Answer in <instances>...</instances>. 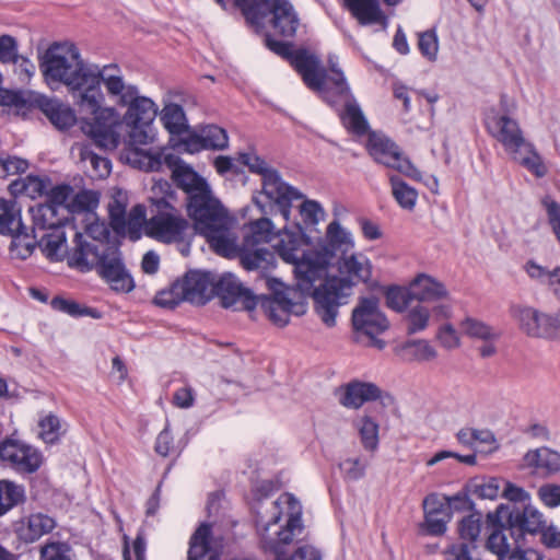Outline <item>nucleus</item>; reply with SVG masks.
Returning a JSON list of instances; mask_svg holds the SVG:
<instances>
[{"mask_svg": "<svg viewBox=\"0 0 560 560\" xmlns=\"http://www.w3.org/2000/svg\"><path fill=\"white\" fill-rule=\"evenodd\" d=\"M0 235L24 242L28 237V226L22 220V209L14 199L0 198Z\"/></svg>", "mask_w": 560, "mask_h": 560, "instance_id": "20", "label": "nucleus"}, {"mask_svg": "<svg viewBox=\"0 0 560 560\" xmlns=\"http://www.w3.org/2000/svg\"><path fill=\"white\" fill-rule=\"evenodd\" d=\"M275 261V253L266 247H252V249H243L241 252L240 264L248 271L257 269L268 270L273 267Z\"/></svg>", "mask_w": 560, "mask_h": 560, "instance_id": "33", "label": "nucleus"}, {"mask_svg": "<svg viewBox=\"0 0 560 560\" xmlns=\"http://www.w3.org/2000/svg\"><path fill=\"white\" fill-rule=\"evenodd\" d=\"M100 202V196L93 190H82L78 192L73 199L70 208L73 212L93 211Z\"/></svg>", "mask_w": 560, "mask_h": 560, "instance_id": "51", "label": "nucleus"}, {"mask_svg": "<svg viewBox=\"0 0 560 560\" xmlns=\"http://www.w3.org/2000/svg\"><path fill=\"white\" fill-rule=\"evenodd\" d=\"M173 179L187 194V211L195 229L209 245H237V223L212 196L205 178L190 166L176 164Z\"/></svg>", "mask_w": 560, "mask_h": 560, "instance_id": "3", "label": "nucleus"}, {"mask_svg": "<svg viewBox=\"0 0 560 560\" xmlns=\"http://www.w3.org/2000/svg\"><path fill=\"white\" fill-rule=\"evenodd\" d=\"M161 120L171 135L179 136L187 131L188 125L184 109L178 104H167L161 112Z\"/></svg>", "mask_w": 560, "mask_h": 560, "instance_id": "37", "label": "nucleus"}, {"mask_svg": "<svg viewBox=\"0 0 560 560\" xmlns=\"http://www.w3.org/2000/svg\"><path fill=\"white\" fill-rule=\"evenodd\" d=\"M39 107L49 121L59 130H67L77 121L74 110L59 100L44 98L40 101Z\"/></svg>", "mask_w": 560, "mask_h": 560, "instance_id": "29", "label": "nucleus"}, {"mask_svg": "<svg viewBox=\"0 0 560 560\" xmlns=\"http://www.w3.org/2000/svg\"><path fill=\"white\" fill-rule=\"evenodd\" d=\"M345 5L361 25L378 24L383 30L388 25L378 0H345Z\"/></svg>", "mask_w": 560, "mask_h": 560, "instance_id": "25", "label": "nucleus"}, {"mask_svg": "<svg viewBox=\"0 0 560 560\" xmlns=\"http://www.w3.org/2000/svg\"><path fill=\"white\" fill-rule=\"evenodd\" d=\"M511 158L524 166L527 171L540 178L547 174V167L532 142H526L516 153L510 154Z\"/></svg>", "mask_w": 560, "mask_h": 560, "instance_id": "34", "label": "nucleus"}, {"mask_svg": "<svg viewBox=\"0 0 560 560\" xmlns=\"http://www.w3.org/2000/svg\"><path fill=\"white\" fill-rule=\"evenodd\" d=\"M430 314L428 308L421 305L412 307L407 316L408 319V334H416L427 328Z\"/></svg>", "mask_w": 560, "mask_h": 560, "instance_id": "55", "label": "nucleus"}, {"mask_svg": "<svg viewBox=\"0 0 560 560\" xmlns=\"http://www.w3.org/2000/svg\"><path fill=\"white\" fill-rule=\"evenodd\" d=\"M187 560H220V551L213 545L209 524H201L191 536Z\"/></svg>", "mask_w": 560, "mask_h": 560, "instance_id": "21", "label": "nucleus"}, {"mask_svg": "<svg viewBox=\"0 0 560 560\" xmlns=\"http://www.w3.org/2000/svg\"><path fill=\"white\" fill-rule=\"evenodd\" d=\"M81 156L84 162L90 163L98 177H106L110 174L112 163L107 158L101 156L88 148L82 150Z\"/></svg>", "mask_w": 560, "mask_h": 560, "instance_id": "56", "label": "nucleus"}, {"mask_svg": "<svg viewBox=\"0 0 560 560\" xmlns=\"http://www.w3.org/2000/svg\"><path fill=\"white\" fill-rule=\"evenodd\" d=\"M104 85L110 97L117 98V104L127 106L122 122L130 128L129 137L132 144L153 142L155 133L153 121L158 115V106L147 97L140 96L133 84H126L120 68L104 78Z\"/></svg>", "mask_w": 560, "mask_h": 560, "instance_id": "5", "label": "nucleus"}, {"mask_svg": "<svg viewBox=\"0 0 560 560\" xmlns=\"http://www.w3.org/2000/svg\"><path fill=\"white\" fill-rule=\"evenodd\" d=\"M265 43L271 51L289 60L302 77L306 86L316 92L322 100L324 98V91L336 94L340 92L341 85H349L342 70L339 68L336 55L328 56L327 62L331 72V75H329L320 65V59L307 49L292 50L291 43L277 40L270 35L266 36Z\"/></svg>", "mask_w": 560, "mask_h": 560, "instance_id": "6", "label": "nucleus"}, {"mask_svg": "<svg viewBox=\"0 0 560 560\" xmlns=\"http://www.w3.org/2000/svg\"><path fill=\"white\" fill-rule=\"evenodd\" d=\"M25 499L24 486L8 479L0 480V517L24 503Z\"/></svg>", "mask_w": 560, "mask_h": 560, "instance_id": "35", "label": "nucleus"}, {"mask_svg": "<svg viewBox=\"0 0 560 560\" xmlns=\"http://www.w3.org/2000/svg\"><path fill=\"white\" fill-rule=\"evenodd\" d=\"M50 306L58 312L68 314L72 317H82V305L72 300L61 296H55L50 301Z\"/></svg>", "mask_w": 560, "mask_h": 560, "instance_id": "64", "label": "nucleus"}, {"mask_svg": "<svg viewBox=\"0 0 560 560\" xmlns=\"http://www.w3.org/2000/svg\"><path fill=\"white\" fill-rule=\"evenodd\" d=\"M300 214L303 223L307 226H315L324 218V209L315 200H305L300 206Z\"/></svg>", "mask_w": 560, "mask_h": 560, "instance_id": "54", "label": "nucleus"}, {"mask_svg": "<svg viewBox=\"0 0 560 560\" xmlns=\"http://www.w3.org/2000/svg\"><path fill=\"white\" fill-rule=\"evenodd\" d=\"M155 213L148 220L145 235L161 243H179L190 232L191 225L167 200V197L150 198Z\"/></svg>", "mask_w": 560, "mask_h": 560, "instance_id": "10", "label": "nucleus"}, {"mask_svg": "<svg viewBox=\"0 0 560 560\" xmlns=\"http://www.w3.org/2000/svg\"><path fill=\"white\" fill-rule=\"evenodd\" d=\"M392 192L398 205L407 210L413 209L417 202L418 192L415 188L406 184L398 176L389 177Z\"/></svg>", "mask_w": 560, "mask_h": 560, "instance_id": "38", "label": "nucleus"}, {"mask_svg": "<svg viewBox=\"0 0 560 560\" xmlns=\"http://www.w3.org/2000/svg\"><path fill=\"white\" fill-rule=\"evenodd\" d=\"M28 211L32 213L33 224L28 226V237L24 240V243L37 242L40 233L61 221L58 218V210L50 203L44 202L32 206Z\"/></svg>", "mask_w": 560, "mask_h": 560, "instance_id": "28", "label": "nucleus"}, {"mask_svg": "<svg viewBox=\"0 0 560 560\" xmlns=\"http://www.w3.org/2000/svg\"><path fill=\"white\" fill-rule=\"evenodd\" d=\"M358 428L363 447L370 452L376 451L378 446V424L376 421L364 416L360 419Z\"/></svg>", "mask_w": 560, "mask_h": 560, "instance_id": "41", "label": "nucleus"}, {"mask_svg": "<svg viewBox=\"0 0 560 560\" xmlns=\"http://www.w3.org/2000/svg\"><path fill=\"white\" fill-rule=\"evenodd\" d=\"M57 526L55 517L34 512L22 516L14 523V532L18 538L25 544H33L43 536L50 534Z\"/></svg>", "mask_w": 560, "mask_h": 560, "instance_id": "19", "label": "nucleus"}, {"mask_svg": "<svg viewBox=\"0 0 560 560\" xmlns=\"http://www.w3.org/2000/svg\"><path fill=\"white\" fill-rule=\"evenodd\" d=\"M19 61L18 42L10 35L0 36V62L16 63Z\"/></svg>", "mask_w": 560, "mask_h": 560, "instance_id": "58", "label": "nucleus"}, {"mask_svg": "<svg viewBox=\"0 0 560 560\" xmlns=\"http://www.w3.org/2000/svg\"><path fill=\"white\" fill-rule=\"evenodd\" d=\"M27 167L28 163L26 160L16 156H9L7 159L0 160V177L23 173L27 170Z\"/></svg>", "mask_w": 560, "mask_h": 560, "instance_id": "62", "label": "nucleus"}, {"mask_svg": "<svg viewBox=\"0 0 560 560\" xmlns=\"http://www.w3.org/2000/svg\"><path fill=\"white\" fill-rule=\"evenodd\" d=\"M207 150L221 151L229 147V136L225 129L217 125H208L200 129Z\"/></svg>", "mask_w": 560, "mask_h": 560, "instance_id": "39", "label": "nucleus"}, {"mask_svg": "<svg viewBox=\"0 0 560 560\" xmlns=\"http://www.w3.org/2000/svg\"><path fill=\"white\" fill-rule=\"evenodd\" d=\"M279 256L292 264L295 288H288L275 278L267 279L272 296L255 295L253 291L232 273L215 278L213 296H218L224 308L253 311L259 304L266 316L277 326L288 325L291 315L301 316L306 312L302 300L310 295L314 308L327 327L336 325L338 310L348 303L357 281L368 282L372 266L363 255L349 253L346 247H276Z\"/></svg>", "mask_w": 560, "mask_h": 560, "instance_id": "1", "label": "nucleus"}, {"mask_svg": "<svg viewBox=\"0 0 560 560\" xmlns=\"http://www.w3.org/2000/svg\"><path fill=\"white\" fill-rule=\"evenodd\" d=\"M488 522L493 526V529L487 539V549L494 553L498 560H510L511 553L516 550V544L510 535L506 520L488 518Z\"/></svg>", "mask_w": 560, "mask_h": 560, "instance_id": "23", "label": "nucleus"}, {"mask_svg": "<svg viewBox=\"0 0 560 560\" xmlns=\"http://www.w3.org/2000/svg\"><path fill=\"white\" fill-rule=\"evenodd\" d=\"M95 113H89L94 116V124L90 126L89 133L94 143L105 150H114L118 147L120 135L117 128L121 126L119 122V115L113 107H103Z\"/></svg>", "mask_w": 560, "mask_h": 560, "instance_id": "16", "label": "nucleus"}, {"mask_svg": "<svg viewBox=\"0 0 560 560\" xmlns=\"http://www.w3.org/2000/svg\"><path fill=\"white\" fill-rule=\"evenodd\" d=\"M402 351L408 357V360L430 361L436 357V351L425 340L408 341L404 345Z\"/></svg>", "mask_w": 560, "mask_h": 560, "instance_id": "44", "label": "nucleus"}, {"mask_svg": "<svg viewBox=\"0 0 560 560\" xmlns=\"http://www.w3.org/2000/svg\"><path fill=\"white\" fill-rule=\"evenodd\" d=\"M174 156L162 150L150 149L148 151L136 150L132 152V163L147 172H158L163 164L172 165Z\"/></svg>", "mask_w": 560, "mask_h": 560, "instance_id": "32", "label": "nucleus"}, {"mask_svg": "<svg viewBox=\"0 0 560 560\" xmlns=\"http://www.w3.org/2000/svg\"><path fill=\"white\" fill-rule=\"evenodd\" d=\"M368 150L377 163L394 168L411 178L420 179V172L408 159L402 156L398 147L388 138L374 133L371 135L368 141Z\"/></svg>", "mask_w": 560, "mask_h": 560, "instance_id": "14", "label": "nucleus"}, {"mask_svg": "<svg viewBox=\"0 0 560 560\" xmlns=\"http://www.w3.org/2000/svg\"><path fill=\"white\" fill-rule=\"evenodd\" d=\"M500 491V479L488 478L472 485V492L480 499L493 500Z\"/></svg>", "mask_w": 560, "mask_h": 560, "instance_id": "59", "label": "nucleus"}, {"mask_svg": "<svg viewBox=\"0 0 560 560\" xmlns=\"http://www.w3.org/2000/svg\"><path fill=\"white\" fill-rule=\"evenodd\" d=\"M256 528L261 549L276 558L282 556L285 546L303 530L300 503L290 493L275 501L259 502Z\"/></svg>", "mask_w": 560, "mask_h": 560, "instance_id": "4", "label": "nucleus"}, {"mask_svg": "<svg viewBox=\"0 0 560 560\" xmlns=\"http://www.w3.org/2000/svg\"><path fill=\"white\" fill-rule=\"evenodd\" d=\"M541 203L547 211L549 223L560 242V203L553 200L550 196H545L541 199Z\"/></svg>", "mask_w": 560, "mask_h": 560, "instance_id": "60", "label": "nucleus"}, {"mask_svg": "<svg viewBox=\"0 0 560 560\" xmlns=\"http://www.w3.org/2000/svg\"><path fill=\"white\" fill-rule=\"evenodd\" d=\"M39 69L45 82L55 89L59 84L68 88L73 103L82 113H95L104 103L101 83L117 65L100 67L84 62L78 47L70 42L51 44L39 57Z\"/></svg>", "mask_w": 560, "mask_h": 560, "instance_id": "2", "label": "nucleus"}, {"mask_svg": "<svg viewBox=\"0 0 560 560\" xmlns=\"http://www.w3.org/2000/svg\"><path fill=\"white\" fill-rule=\"evenodd\" d=\"M275 560H322V552L313 545L304 544L299 546L289 558L279 556Z\"/></svg>", "mask_w": 560, "mask_h": 560, "instance_id": "63", "label": "nucleus"}, {"mask_svg": "<svg viewBox=\"0 0 560 560\" xmlns=\"http://www.w3.org/2000/svg\"><path fill=\"white\" fill-rule=\"evenodd\" d=\"M69 232L73 234L77 245H89L86 242L81 241L82 234L79 233L72 224L62 222V220L40 233L37 242H34V244L26 242L24 245H65Z\"/></svg>", "mask_w": 560, "mask_h": 560, "instance_id": "31", "label": "nucleus"}, {"mask_svg": "<svg viewBox=\"0 0 560 560\" xmlns=\"http://www.w3.org/2000/svg\"><path fill=\"white\" fill-rule=\"evenodd\" d=\"M481 522L476 515H468L464 517L458 526V533L462 539L468 540L469 545L474 547V542L480 535Z\"/></svg>", "mask_w": 560, "mask_h": 560, "instance_id": "50", "label": "nucleus"}, {"mask_svg": "<svg viewBox=\"0 0 560 560\" xmlns=\"http://www.w3.org/2000/svg\"><path fill=\"white\" fill-rule=\"evenodd\" d=\"M75 253L69 268L82 273L95 270L109 288L119 293L131 292L136 284L126 267L119 247H72Z\"/></svg>", "mask_w": 560, "mask_h": 560, "instance_id": "7", "label": "nucleus"}, {"mask_svg": "<svg viewBox=\"0 0 560 560\" xmlns=\"http://www.w3.org/2000/svg\"><path fill=\"white\" fill-rule=\"evenodd\" d=\"M452 514H436V513H427L424 514L423 527L427 533L432 536L443 535L447 529V523L451 521Z\"/></svg>", "mask_w": 560, "mask_h": 560, "instance_id": "52", "label": "nucleus"}, {"mask_svg": "<svg viewBox=\"0 0 560 560\" xmlns=\"http://www.w3.org/2000/svg\"><path fill=\"white\" fill-rule=\"evenodd\" d=\"M369 462L362 457H349L339 464L343 478L348 481H358L365 476Z\"/></svg>", "mask_w": 560, "mask_h": 560, "instance_id": "45", "label": "nucleus"}, {"mask_svg": "<svg viewBox=\"0 0 560 560\" xmlns=\"http://www.w3.org/2000/svg\"><path fill=\"white\" fill-rule=\"evenodd\" d=\"M381 397V389L373 383L353 381L343 387L340 404L346 408L359 409L364 402Z\"/></svg>", "mask_w": 560, "mask_h": 560, "instance_id": "26", "label": "nucleus"}, {"mask_svg": "<svg viewBox=\"0 0 560 560\" xmlns=\"http://www.w3.org/2000/svg\"><path fill=\"white\" fill-rule=\"evenodd\" d=\"M238 161L248 167L252 173L261 176L262 191L269 200V207L278 206L280 213L285 221H289L291 207L294 200L302 199L304 196L293 186L284 183L279 172L268 165V163L255 152H241Z\"/></svg>", "mask_w": 560, "mask_h": 560, "instance_id": "9", "label": "nucleus"}, {"mask_svg": "<svg viewBox=\"0 0 560 560\" xmlns=\"http://www.w3.org/2000/svg\"><path fill=\"white\" fill-rule=\"evenodd\" d=\"M0 460L19 474H33L42 466L43 455L20 440L5 439L0 442Z\"/></svg>", "mask_w": 560, "mask_h": 560, "instance_id": "13", "label": "nucleus"}, {"mask_svg": "<svg viewBox=\"0 0 560 560\" xmlns=\"http://www.w3.org/2000/svg\"><path fill=\"white\" fill-rule=\"evenodd\" d=\"M462 329L467 336L483 341H493L500 336L495 329L475 318H466L462 323Z\"/></svg>", "mask_w": 560, "mask_h": 560, "instance_id": "40", "label": "nucleus"}, {"mask_svg": "<svg viewBox=\"0 0 560 560\" xmlns=\"http://www.w3.org/2000/svg\"><path fill=\"white\" fill-rule=\"evenodd\" d=\"M327 245H353V237L349 230L338 220L331 221L326 229Z\"/></svg>", "mask_w": 560, "mask_h": 560, "instance_id": "49", "label": "nucleus"}, {"mask_svg": "<svg viewBox=\"0 0 560 560\" xmlns=\"http://www.w3.org/2000/svg\"><path fill=\"white\" fill-rule=\"evenodd\" d=\"M471 548L467 542H454L443 550L444 560H472Z\"/></svg>", "mask_w": 560, "mask_h": 560, "instance_id": "61", "label": "nucleus"}, {"mask_svg": "<svg viewBox=\"0 0 560 560\" xmlns=\"http://www.w3.org/2000/svg\"><path fill=\"white\" fill-rule=\"evenodd\" d=\"M278 234L279 232L277 231L273 222L266 217H261L252 220L242 226V245L268 244L271 243Z\"/></svg>", "mask_w": 560, "mask_h": 560, "instance_id": "27", "label": "nucleus"}, {"mask_svg": "<svg viewBox=\"0 0 560 560\" xmlns=\"http://www.w3.org/2000/svg\"><path fill=\"white\" fill-rule=\"evenodd\" d=\"M46 196V203L54 205L59 210L60 207L68 206L67 202L73 197V188L67 184L52 186L50 183Z\"/></svg>", "mask_w": 560, "mask_h": 560, "instance_id": "53", "label": "nucleus"}, {"mask_svg": "<svg viewBox=\"0 0 560 560\" xmlns=\"http://www.w3.org/2000/svg\"><path fill=\"white\" fill-rule=\"evenodd\" d=\"M352 326L358 335L371 339V345L380 350L385 348V341L376 338L384 332L389 324L380 310V301L375 296L361 298L352 311Z\"/></svg>", "mask_w": 560, "mask_h": 560, "instance_id": "12", "label": "nucleus"}, {"mask_svg": "<svg viewBox=\"0 0 560 560\" xmlns=\"http://www.w3.org/2000/svg\"><path fill=\"white\" fill-rule=\"evenodd\" d=\"M223 10L240 9L246 21L257 27L269 15L273 30L281 36L293 37L300 20L288 0H214Z\"/></svg>", "mask_w": 560, "mask_h": 560, "instance_id": "8", "label": "nucleus"}, {"mask_svg": "<svg viewBox=\"0 0 560 560\" xmlns=\"http://www.w3.org/2000/svg\"><path fill=\"white\" fill-rule=\"evenodd\" d=\"M40 560H74L71 546L63 541H49L40 547Z\"/></svg>", "mask_w": 560, "mask_h": 560, "instance_id": "42", "label": "nucleus"}, {"mask_svg": "<svg viewBox=\"0 0 560 560\" xmlns=\"http://www.w3.org/2000/svg\"><path fill=\"white\" fill-rule=\"evenodd\" d=\"M409 285L412 299L419 302H439L448 296L445 285L427 273H419Z\"/></svg>", "mask_w": 560, "mask_h": 560, "instance_id": "24", "label": "nucleus"}, {"mask_svg": "<svg viewBox=\"0 0 560 560\" xmlns=\"http://www.w3.org/2000/svg\"><path fill=\"white\" fill-rule=\"evenodd\" d=\"M217 276L210 271L188 270L177 279V287L182 288L185 302L192 305H206L213 298Z\"/></svg>", "mask_w": 560, "mask_h": 560, "instance_id": "17", "label": "nucleus"}, {"mask_svg": "<svg viewBox=\"0 0 560 560\" xmlns=\"http://www.w3.org/2000/svg\"><path fill=\"white\" fill-rule=\"evenodd\" d=\"M39 438L47 444H54L59 441L61 435V422L60 419L52 413H49L42 418L38 422Z\"/></svg>", "mask_w": 560, "mask_h": 560, "instance_id": "43", "label": "nucleus"}, {"mask_svg": "<svg viewBox=\"0 0 560 560\" xmlns=\"http://www.w3.org/2000/svg\"><path fill=\"white\" fill-rule=\"evenodd\" d=\"M488 132L502 144L509 154L516 153L528 142L520 124L506 114H495L486 119Z\"/></svg>", "mask_w": 560, "mask_h": 560, "instance_id": "18", "label": "nucleus"}, {"mask_svg": "<svg viewBox=\"0 0 560 560\" xmlns=\"http://www.w3.org/2000/svg\"><path fill=\"white\" fill-rule=\"evenodd\" d=\"M148 220L145 207L139 203L132 207L129 213L116 223L112 230L118 237L137 242L145 234Z\"/></svg>", "mask_w": 560, "mask_h": 560, "instance_id": "22", "label": "nucleus"}, {"mask_svg": "<svg viewBox=\"0 0 560 560\" xmlns=\"http://www.w3.org/2000/svg\"><path fill=\"white\" fill-rule=\"evenodd\" d=\"M527 466L545 469L549 472L560 471V454L548 447L528 451L524 456Z\"/></svg>", "mask_w": 560, "mask_h": 560, "instance_id": "36", "label": "nucleus"}, {"mask_svg": "<svg viewBox=\"0 0 560 560\" xmlns=\"http://www.w3.org/2000/svg\"><path fill=\"white\" fill-rule=\"evenodd\" d=\"M50 188V179L46 176L27 175L13 180L8 189L14 197L26 196L31 199H36L46 195Z\"/></svg>", "mask_w": 560, "mask_h": 560, "instance_id": "30", "label": "nucleus"}, {"mask_svg": "<svg viewBox=\"0 0 560 560\" xmlns=\"http://www.w3.org/2000/svg\"><path fill=\"white\" fill-rule=\"evenodd\" d=\"M489 518L497 521L506 520L508 529L516 546L518 541L524 540V535L537 534L546 527V520L535 506L528 504L523 510L511 508L506 504H500L493 513H489Z\"/></svg>", "mask_w": 560, "mask_h": 560, "instance_id": "11", "label": "nucleus"}, {"mask_svg": "<svg viewBox=\"0 0 560 560\" xmlns=\"http://www.w3.org/2000/svg\"><path fill=\"white\" fill-rule=\"evenodd\" d=\"M418 48L429 61H435L439 52V38L435 30L419 33Z\"/></svg>", "mask_w": 560, "mask_h": 560, "instance_id": "47", "label": "nucleus"}, {"mask_svg": "<svg viewBox=\"0 0 560 560\" xmlns=\"http://www.w3.org/2000/svg\"><path fill=\"white\" fill-rule=\"evenodd\" d=\"M413 300L410 294V287L408 289L402 288H389L386 292L387 305L398 312L404 311Z\"/></svg>", "mask_w": 560, "mask_h": 560, "instance_id": "57", "label": "nucleus"}, {"mask_svg": "<svg viewBox=\"0 0 560 560\" xmlns=\"http://www.w3.org/2000/svg\"><path fill=\"white\" fill-rule=\"evenodd\" d=\"M182 290L177 287V280H175L168 289L161 290L155 294L153 303L159 307L173 310L185 302L183 294H180Z\"/></svg>", "mask_w": 560, "mask_h": 560, "instance_id": "46", "label": "nucleus"}, {"mask_svg": "<svg viewBox=\"0 0 560 560\" xmlns=\"http://www.w3.org/2000/svg\"><path fill=\"white\" fill-rule=\"evenodd\" d=\"M323 101L331 107L343 106V110L340 112V118L348 130L358 136L368 132L369 122L349 85H341L340 92L336 94L324 91Z\"/></svg>", "mask_w": 560, "mask_h": 560, "instance_id": "15", "label": "nucleus"}, {"mask_svg": "<svg viewBox=\"0 0 560 560\" xmlns=\"http://www.w3.org/2000/svg\"><path fill=\"white\" fill-rule=\"evenodd\" d=\"M538 310L530 306L516 305L511 308L513 318L517 322L521 330L529 336V328L535 326Z\"/></svg>", "mask_w": 560, "mask_h": 560, "instance_id": "48", "label": "nucleus"}]
</instances>
